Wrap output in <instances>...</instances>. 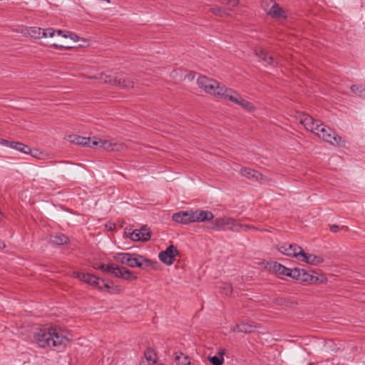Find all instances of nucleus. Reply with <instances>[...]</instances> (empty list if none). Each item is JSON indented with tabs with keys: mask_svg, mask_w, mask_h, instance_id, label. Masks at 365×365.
Instances as JSON below:
<instances>
[{
	"mask_svg": "<svg viewBox=\"0 0 365 365\" xmlns=\"http://www.w3.org/2000/svg\"><path fill=\"white\" fill-rule=\"evenodd\" d=\"M209 228L215 231L225 230L228 229L232 232H239L249 229L257 230L255 227L243 225L232 217H218L215 219L209 226Z\"/></svg>",
	"mask_w": 365,
	"mask_h": 365,
	"instance_id": "2",
	"label": "nucleus"
},
{
	"mask_svg": "<svg viewBox=\"0 0 365 365\" xmlns=\"http://www.w3.org/2000/svg\"><path fill=\"white\" fill-rule=\"evenodd\" d=\"M194 222H202L210 221L214 218V215L208 210L192 211Z\"/></svg>",
	"mask_w": 365,
	"mask_h": 365,
	"instance_id": "18",
	"label": "nucleus"
},
{
	"mask_svg": "<svg viewBox=\"0 0 365 365\" xmlns=\"http://www.w3.org/2000/svg\"><path fill=\"white\" fill-rule=\"evenodd\" d=\"M225 354V349H220L216 356H209V361L212 363V365H222L224 362L223 356Z\"/></svg>",
	"mask_w": 365,
	"mask_h": 365,
	"instance_id": "22",
	"label": "nucleus"
},
{
	"mask_svg": "<svg viewBox=\"0 0 365 365\" xmlns=\"http://www.w3.org/2000/svg\"><path fill=\"white\" fill-rule=\"evenodd\" d=\"M339 230V226L336 225H332L330 227V231L332 232H337Z\"/></svg>",
	"mask_w": 365,
	"mask_h": 365,
	"instance_id": "41",
	"label": "nucleus"
},
{
	"mask_svg": "<svg viewBox=\"0 0 365 365\" xmlns=\"http://www.w3.org/2000/svg\"><path fill=\"white\" fill-rule=\"evenodd\" d=\"M113 263L105 264L102 263H99L96 261H93L91 262V266L95 269H100L104 273L110 274L111 269L113 267Z\"/></svg>",
	"mask_w": 365,
	"mask_h": 365,
	"instance_id": "23",
	"label": "nucleus"
},
{
	"mask_svg": "<svg viewBox=\"0 0 365 365\" xmlns=\"http://www.w3.org/2000/svg\"><path fill=\"white\" fill-rule=\"evenodd\" d=\"M297 270L298 271L299 276L297 277H293V279L307 282H310L313 280L314 277L304 269L297 268Z\"/></svg>",
	"mask_w": 365,
	"mask_h": 365,
	"instance_id": "26",
	"label": "nucleus"
},
{
	"mask_svg": "<svg viewBox=\"0 0 365 365\" xmlns=\"http://www.w3.org/2000/svg\"><path fill=\"white\" fill-rule=\"evenodd\" d=\"M351 91L359 95L362 98H365V86L363 85H352L351 86Z\"/></svg>",
	"mask_w": 365,
	"mask_h": 365,
	"instance_id": "31",
	"label": "nucleus"
},
{
	"mask_svg": "<svg viewBox=\"0 0 365 365\" xmlns=\"http://www.w3.org/2000/svg\"><path fill=\"white\" fill-rule=\"evenodd\" d=\"M269 269L272 270L273 272L276 273L277 274L284 275L289 277L291 278L297 277L299 276L297 268L291 269L276 262H272L269 264Z\"/></svg>",
	"mask_w": 365,
	"mask_h": 365,
	"instance_id": "10",
	"label": "nucleus"
},
{
	"mask_svg": "<svg viewBox=\"0 0 365 365\" xmlns=\"http://www.w3.org/2000/svg\"><path fill=\"white\" fill-rule=\"evenodd\" d=\"M29 34L34 38H42V29L39 27H31L29 30Z\"/></svg>",
	"mask_w": 365,
	"mask_h": 365,
	"instance_id": "32",
	"label": "nucleus"
},
{
	"mask_svg": "<svg viewBox=\"0 0 365 365\" xmlns=\"http://www.w3.org/2000/svg\"><path fill=\"white\" fill-rule=\"evenodd\" d=\"M150 236L151 232L147 225H143L140 230H135L130 234V238L136 242H148Z\"/></svg>",
	"mask_w": 365,
	"mask_h": 365,
	"instance_id": "13",
	"label": "nucleus"
},
{
	"mask_svg": "<svg viewBox=\"0 0 365 365\" xmlns=\"http://www.w3.org/2000/svg\"><path fill=\"white\" fill-rule=\"evenodd\" d=\"M178 255V250L175 245L168 246L165 250L161 251L158 257L159 259L166 265H172L174 263L175 257Z\"/></svg>",
	"mask_w": 365,
	"mask_h": 365,
	"instance_id": "9",
	"label": "nucleus"
},
{
	"mask_svg": "<svg viewBox=\"0 0 365 365\" xmlns=\"http://www.w3.org/2000/svg\"><path fill=\"white\" fill-rule=\"evenodd\" d=\"M144 356L146 361L149 363V364L153 365L156 363V354L152 349H146L145 351H144Z\"/></svg>",
	"mask_w": 365,
	"mask_h": 365,
	"instance_id": "28",
	"label": "nucleus"
},
{
	"mask_svg": "<svg viewBox=\"0 0 365 365\" xmlns=\"http://www.w3.org/2000/svg\"><path fill=\"white\" fill-rule=\"evenodd\" d=\"M220 292L222 294L229 296L232 292V287L230 283L224 282L220 286Z\"/></svg>",
	"mask_w": 365,
	"mask_h": 365,
	"instance_id": "30",
	"label": "nucleus"
},
{
	"mask_svg": "<svg viewBox=\"0 0 365 365\" xmlns=\"http://www.w3.org/2000/svg\"><path fill=\"white\" fill-rule=\"evenodd\" d=\"M175 361L178 365H186L187 363H190V358L182 353L175 355Z\"/></svg>",
	"mask_w": 365,
	"mask_h": 365,
	"instance_id": "29",
	"label": "nucleus"
},
{
	"mask_svg": "<svg viewBox=\"0 0 365 365\" xmlns=\"http://www.w3.org/2000/svg\"><path fill=\"white\" fill-rule=\"evenodd\" d=\"M223 99L237 104L244 109L249 111H251L254 109V106L250 102L243 99L235 91L231 88H228L227 92L225 95Z\"/></svg>",
	"mask_w": 365,
	"mask_h": 365,
	"instance_id": "7",
	"label": "nucleus"
},
{
	"mask_svg": "<svg viewBox=\"0 0 365 365\" xmlns=\"http://www.w3.org/2000/svg\"><path fill=\"white\" fill-rule=\"evenodd\" d=\"M14 141H9L7 140H5V139H1L0 140V144L2 145H4V146H6V147H9V148H11V143H13Z\"/></svg>",
	"mask_w": 365,
	"mask_h": 365,
	"instance_id": "39",
	"label": "nucleus"
},
{
	"mask_svg": "<svg viewBox=\"0 0 365 365\" xmlns=\"http://www.w3.org/2000/svg\"><path fill=\"white\" fill-rule=\"evenodd\" d=\"M11 145H12L11 148L20 151L22 153L29 154L31 153V148L28 145H24L21 143L14 141L13 143H11Z\"/></svg>",
	"mask_w": 365,
	"mask_h": 365,
	"instance_id": "27",
	"label": "nucleus"
},
{
	"mask_svg": "<svg viewBox=\"0 0 365 365\" xmlns=\"http://www.w3.org/2000/svg\"><path fill=\"white\" fill-rule=\"evenodd\" d=\"M5 244L4 243V242L1 241L0 240V250H2L5 247Z\"/></svg>",
	"mask_w": 365,
	"mask_h": 365,
	"instance_id": "44",
	"label": "nucleus"
},
{
	"mask_svg": "<svg viewBox=\"0 0 365 365\" xmlns=\"http://www.w3.org/2000/svg\"><path fill=\"white\" fill-rule=\"evenodd\" d=\"M108 229H109V230H111V229H112V226H111V225H110V226H108Z\"/></svg>",
	"mask_w": 365,
	"mask_h": 365,
	"instance_id": "49",
	"label": "nucleus"
},
{
	"mask_svg": "<svg viewBox=\"0 0 365 365\" xmlns=\"http://www.w3.org/2000/svg\"><path fill=\"white\" fill-rule=\"evenodd\" d=\"M110 274L115 277L122 278L129 281H132L136 279V276L133 274V272L124 267H119L115 264L113 265Z\"/></svg>",
	"mask_w": 365,
	"mask_h": 365,
	"instance_id": "12",
	"label": "nucleus"
},
{
	"mask_svg": "<svg viewBox=\"0 0 365 365\" xmlns=\"http://www.w3.org/2000/svg\"><path fill=\"white\" fill-rule=\"evenodd\" d=\"M256 56L264 61L267 64L271 65L274 63V58L272 56L269 55L265 51L262 49L256 50L255 51Z\"/></svg>",
	"mask_w": 365,
	"mask_h": 365,
	"instance_id": "24",
	"label": "nucleus"
},
{
	"mask_svg": "<svg viewBox=\"0 0 365 365\" xmlns=\"http://www.w3.org/2000/svg\"><path fill=\"white\" fill-rule=\"evenodd\" d=\"M100 282H105V280L95 275L90 286L96 287L98 290L102 291L103 287L100 285Z\"/></svg>",
	"mask_w": 365,
	"mask_h": 365,
	"instance_id": "34",
	"label": "nucleus"
},
{
	"mask_svg": "<svg viewBox=\"0 0 365 365\" xmlns=\"http://www.w3.org/2000/svg\"><path fill=\"white\" fill-rule=\"evenodd\" d=\"M34 342L41 348L56 347L63 349L68 339L63 334L53 328H37L33 333Z\"/></svg>",
	"mask_w": 365,
	"mask_h": 365,
	"instance_id": "1",
	"label": "nucleus"
},
{
	"mask_svg": "<svg viewBox=\"0 0 365 365\" xmlns=\"http://www.w3.org/2000/svg\"><path fill=\"white\" fill-rule=\"evenodd\" d=\"M113 259L121 264H125L130 267L144 268L151 265L152 261L143 256L128 252L116 253Z\"/></svg>",
	"mask_w": 365,
	"mask_h": 365,
	"instance_id": "3",
	"label": "nucleus"
},
{
	"mask_svg": "<svg viewBox=\"0 0 365 365\" xmlns=\"http://www.w3.org/2000/svg\"><path fill=\"white\" fill-rule=\"evenodd\" d=\"M113 84L122 88H130L133 87L134 83L130 76L125 73H120L113 77Z\"/></svg>",
	"mask_w": 365,
	"mask_h": 365,
	"instance_id": "16",
	"label": "nucleus"
},
{
	"mask_svg": "<svg viewBox=\"0 0 365 365\" xmlns=\"http://www.w3.org/2000/svg\"><path fill=\"white\" fill-rule=\"evenodd\" d=\"M274 2L272 0H263L262 1V8L267 14L268 13L269 10L270 9V6Z\"/></svg>",
	"mask_w": 365,
	"mask_h": 365,
	"instance_id": "35",
	"label": "nucleus"
},
{
	"mask_svg": "<svg viewBox=\"0 0 365 365\" xmlns=\"http://www.w3.org/2000/svg\"><path fill=\"white\" fill-rule=\"evenodd\" d=\"M242 176L252 180V181L259 182L260 183L265 184L270 181L267 177L262 175L260 173L251 168H244L240 170Z\"/></svg>",
	"mask_w": 365,
	"mask_h": 365,
	"instance_id": "11",
	"label": "nucleus"
},
{
	"mask_svg": "<svg viewBox=\"0 0 365 365\" xmlns=\"http://www.w3.org/2000/svg\"><path fill=\"white\" fill-rule=\"evenodd\" d=\"M197 83L198 86L207 93L222 99H223L228 90V88L225 86H221L215 80L204 76H200L197 78Z\"/></svg>",
	"mask_w": 365,
	"mask_h": 365,
	"instance_id": "4",
	"label": "nucleus"
},
{
	"mask_svg": "<svg viewBox=\"0 0 365 365\" xmlns=\"http://www.w3.org/2000/svg\"><path fill=\"white\" fill-rule=\"evenodd\" d=\"M299 259L303 262L312 265H318L324 262V259L322 256L316 255L313 254H307L302 249V253L300 254Z\"/></svg>",
	"mask_w": 365,
	"mask_h": 365,
	"instance_id": "17",
	"label": "nucleus"
},
{
	"mask_svg": "<svg viewBox=\"0 0 365 365\" xmlns=\"http://www.w3.org/2000/svg\"><path fill=\"white\" fill-rule=\"evenodd\" d=\"M52 243L57 245H66L69 242L68 237L63 233H56L51 236Z\"/></svg>",
	"mask_w": 365,
	"mask_h": 365,
	"instance_id": "21",
	"label": "nucleus"
},
{
	"mask_svg": "<svg viewBox=\"0 0 365 365\" xmlns=\"http://www.w3.org/2000/svg\"><path fill=\"white\" fill-rule=\"evenodd\" d=\"M69 38L73 40L74 41H78L79 39V37L78 36V35H76V34L72 33L71 31L69 33Z\"/></svg>",
	"mask_w": 365,
	"mask_h": 365,
	"instance_id": "40",
	"label": "nucleus"
},
{
	"mask_svg": "<svg viewBox=\"0 0 365 365\" xmlns=\"http://www.w3.org/2000/svg\"><path fill=\"white\" fill-rule=\"evenodd\" d=\"M220 3L228 7H235L238 5L239 0H220Z\"/></svg>",
	"mask_w": 365,
	"mask_h": 365,
	"instance_id": "36",
	"label": "nucleus"
},
{
	"mask_svg": "<svg viewBox=\"0 0 365 365\" xmlns=\"http://www.w3.org/2000/svg\"><path fill=\"white\" fill-rule=\"evenodd\" d=\"M112 291H115V292H117V289H116V287H111L110 289Z\"/></svg>",
	"mask_w": 365,
	"mask_h": 365,
	"instance_id": "46",
	"label": "nucleus"
},
{
	"mask_svg": "<svg viewBox=\"0 0 365 365\" xmlns=\"http://www.w3.org/2000/svg\"><path fill=\"white\" fill-rule=\"evenodd\" d=\"M316 130L314 134L319 138H322L324 141L333 145L344 146L345 142L342 140L341 138L334 132L329 127L320 123Z\"/></svg>",
	"mask_w": 365,
	"mask_h": 365,
	"instance_id": "5",
	"label": "nucleus"
},
{
	"mask_svg": "<svg viewBox=\"0 0 365 365\" xmlns=\"http://www.w3.org/2000/svg\"><path fill=\"white\" fill-rule=\"evenodd\" d=\"M73 276L81 281L91 285L92 280L94 277V274L90 273H84L80 272H73Z\"/></svg>",
	"mask_w": 365,
	"mask_h": 365,
	"instance_id": "25",
	"label": "nucleus"
},
{
	"mask_svg": "<svg viewBox=\"0 0 365 365\" xmlns=\"http://www.w3.org/2000/svg\"><path fill=\"white\" fill-rule=\"evenodd\" d=\"M56 32L58 34V35L61 36V34L63 33V31L57 30Z\"/></svg>",
	"mask_w": 365,
	"mask_h": 365,
	"instance_id": "45",
	"label": "nucleus"
},
{
	"mask_svg": "<svg viewBox=\"0 0 365 365\" xmlns=\"http://www.w3.org/2000/svg\"><path fill=\"white\" fill-rule=\"evenodd\" d=\"M186 365H193V364L190 362V363H187Z\"/></svg>",
	"mask_w": 365,
	"mask_h": 365,
	"instance_id": "48",
	"label": "nucleus"
},
{
	"mask_svg": "<svg viewBox=\"0 0 365 365\" xmlns=\"http://www.w3.org/2000/svg\"><path fill=\"white\" fill-rule=\"evenodd\" d=\"M267 14L270 16L272 18L277 19L287 18L285 11L276 2L271 5L270 9Z\"/></svg>",
	"mask_w": 365,
	"mask_h": 365,
	"instance_id": "19",
	"label": "nucleus"
},
{
	"mask_svg": "<svg viewBox=\"0 0 365 365\" xmlns=\"http://www.w3.org/2000/svg\"><path fill=\"white\" fill-rule=\"evenodd\" d=\"M211 11L215 15L219 16H225L230 14L229 11L227 9H222V7L220 6H215L211 9Z\"/></svg>",
	"mask_w": 365,
	"mask_h": 365,
	"instance_id": "33",
	"label": "nucleus"
},
{
	"mask_svg": "<svg viewBox=\"0 0 365 365\" xmlns=\"http://www.w3.org/2000/svg\"><path fill=\"white\" fill-rule=\"evenodd\" d=\"M299 123L304 126L307 130L315 133L319 125V121L314 120L312 116L308 114H302L299 117Z\"/></svg>",
	"mask_w": 365,
	"mask_h": 365,
	"instance_id": "14",
	"label": "nucleus"
},
{
	"mask_svg": "<svg viewBox=\"0 0 365 365\" xmlns=\"http://www.w3.org/2000/svg\"><path fill=\"white\" fill-rule=\"evenodd\" d=\"M172 218L173 221L183 225L194 222L192 210L176 212L173 214Z\"/></svg>",
	"mask_w": 365,
	"mask_h": 365,
	"instance_id": "15",
	"label": "nucleus"
},
{
	"mask_svg": "<svg viewBox=\"0 0 365 365\" xmlns=\"http://www.w3.org/2000/svg\"><path fill=\"white\" fill-rule=\"evenodd\" d=\"M69 33L70 31H63L61 36L64 38H69Z\"/></svg>",
	"mask_w": 365,
	"mask_h": 365,
	"instance_id": "43",
	"label": "nucleus"
},
{
	"mask_svg": "<svg viewBox=\"0 0 365 365\" xmlns=\"http://www.w3.org/2000/svg\"><path fill=\"white\" fill-rule=\"evenodd\" d=\"M256 328V324L253 322H250L246 323L242 322L241 324H236L232 327V330L235 332L247 334L252 332Z\"/></svg>",
	"mask_w": 365,
	"mask_h": 365,
	"instance_id": "20",
	"label": "nucleus"
},
{
	"mask_svg": "<svg viewBox=\"0 0 365 365\" xmlns=\"http://www.w3.org/2000/svg\"><path fill=\"white\" fill-rule=\"evenodd\" d=\"M55 33H56V31L52 29V28H49V29H42V37H53L54 35H55Z\"/></svg>",
	"mask_w": 365,
	"mask_h": 365,
	"instance_id": "37",
	"label": "nucleus"
},
{
	"mask_svg": "<svg viewBox=\"0 0 365 365\" xmlns=\"http://www.w3.org/2000/svg\"><path fill=\"white\" fill-rule=\"evenodd\" d=\"M103 290L105 289H106L110 294H118L120 292V287H118L116 286V289H117V292H115V291H112L110 289H111V287L109 285L108 283L107 282H105L103 286Z\"/></svg>",
	"mask_w": 365,
	"mask_h": 365,
	"instance_id": "38",
	"label": "nucleus"
},
{
	"mask_svg": "<svg viewBox=\"0 0 365 365\" xmlns=\"http://www.w3.org/2000/svg\"><path fill=\"white\" fill-rule=\"evenodd\" d=\"M54 46H55V47H56V48H58V47H63V46H58V45H56V44H55Z\"/></svg>",
	"mask_w": 365,
	"mask_h": 365,
	"instance_id": "47",
	"label": "nucleus"
},
{
	"mask_svg": "<svg viewBox=\"0 0 365 365\" xmlns=\"http://www.w3.org/2000/svg\"><path fill=\"white\" fill-rule=\"evenodd\" d=\"M68 140L71 143L76 144V145H83V146L88 145L90 147L100 145V147H102L105 149L113 150V148H111V144L107 141L94 140L92 142V145H90V143H91L90 138L81 137L79 135H70L68 137Z\"/></svg>",
	"mask_w": 365,
	"mask_h": 365,
	"instance_id": "6",
	"label": "nucleus"
},
{
	"mask_svg": "<svg viewBox=\"0 0 365 365\" xmlns=\"http://www.w3.org/2000/svg\"><path fill=\"white\" fill-rule=\"evenodd\" d=\"M187 79H188V80L192 81V80H193V79H194V78H195V75H194V73H189V74L187 75Z\"/></svg>",
	"mask_w": 365,
	"mask_h": 365,
	"instance_id": "42",
	"label": "nucleus"
},
{
	"mask_svg": "<svg viewBox=\"0 0 365 365\" xmlns=\"http://www.w3.org/2000/svg\"><path fill=\"white\" fill-rule=\"evenodd\" d=\"M278 251L284 255L299 259L300 254L302 253V247L297 244L284 243L278 247Z\"/></svg>",
	"mask_w": 365,
	"mask_h": 365,
	"instance_id": "8",
	"label": "nucleus"
}]
</instances>
